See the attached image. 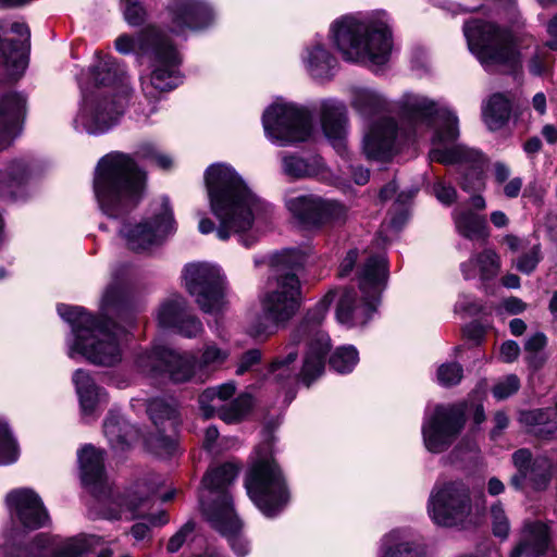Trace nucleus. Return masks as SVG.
<instances>
[{"label":"nucleus","instance_id":"1","mask_svg":"<svg viewBox=\"0 0 557 557\" xmlns=\"http://www.w3.org/2000/svg\"><path fill=\"white\" fill-rule=\"evenodd\" d=\"M59 315L72 332L66 339L67 355L89 362L112 367L123 357V345L135 317L129 308L128 281L114 272L100 299V313L95 317L82 307L59 305Z\"/></svg>","mask_w":557,"mask_h":557},{"label":"nucleus","instance_id":"2","mask_svg":"<svg viewBox=\"0 0 557 557\" xmlns=\"http://www.w3.org/2000/svg\"><path fill=\"white\" fill-rule=\"evenodd\" d=\"M205 183L210 209L219 225L215 227L210 219L202 218L199 232L209 234L215 230L221 240L236 235L244 247H252L258 242V235L252 231L253 223L269 212L270 206L249 188L230 164L214 163L208 166Z\"/></svg>","mask_w":557,"mask_h":557},{"label":"nucleus","instance_id":"3","mask_svg":"<svg viewBox=\"0 0 557 557\" xmlns=\"http://www.w3.org/2000/svg\"><path fill=\"white\" fill-rule=\"evenodd\" d=\"M89 73L95 87L83 89L72 124L77 132L97 136L119 124L128 102V84L111 55L98 54Z\"/></svg>","mask_w":557,"mask_h":557},{"label":"nucleus","instance_id":"4","mask_svg":"<svg viewBox=\"0 0 557 557\" xmlns=\"http://www.w3.org/2000/svg\"><path fill=\"white\" fill-rule=\"evenodd\" d=\"M462 11L481 10L483 16L471 17L462 32L469 51L485 67L515 65L519 53L516 48L512 24L517 17L515 0H485L480 7L461 4Z\"/></svg>","mask_w":557,"mask_h":557},{"label":"nucleus","instance_id":"5","mask_svg":"<svg viewBox=\"0 0 557 557\" xmlns=\"http://www.w3.org/2000/svg\"><path fill=\"white\" fill-rule=\"evenodd\" d=\"M335 294V289H330L294 330L286 356L283 359H276L270 367V372L276 381L299 376L305 384L309 385L322 375L325 355L330 350V337L321 331L320 326Z\"/></svg>","mask_w":557,"mask_h":557},{"label":"nucleus","instance_id":"6","mask_svg":"<svg viewBox=\"0 0 557 557\" xmlns=\"http://www.w3.org/2000/svg\"><path fill=\"white\" fill-rule=\"evenodd\" d=\"M329 36L347 62L382 66L391 60L393 35L385 11L343 15L330 25Z\"/></svg>","mask_w":557,"mask_h":557},{"label":"nucleus","instance_id":"7","mask_svg":"<svg viewBox=\"0 0 557 557\" xmlns=\"http://www.w3.org/2000/svg\"><path fill=\"white\" fill-rule=\"evenodd\" d=\"M115 49L122 54H135L140 65L148 66L140 75L147 98H156L159 92L170 91L182 83V55L164 29L148 26L136 37L120 35Z\"/></svg>","mask_w":557,"mask_h":557},{"label":"nucleus","instance_id":"8","mask_svg":"<svg viewBox=\"0 0 557 557\" xmlns=\"http://www.w3.org/2000/svg\"><path fill=\"white\" fill-rule=\"evenodd\" d=\"M147 173L136 159L111 151L97 163L94 194L100 211L110 219H123L145 196Z\"/></svg>","mask_w":557,"mask_h":557},{"label":"nucleus","instance_id":"9","mask_svg":"<svg viewBox=\"0 0 557 557\" xmlns=\"http://www.w3.org/2000/svg\"><path fill=\"white\" fill-rule=\"evenodd\" d=\"M401 112L413 134L432 132V161L451 164L469 157L467 149L457 143L459 121L448 107L422 95L405 94L401 98Z\"/></svg>","mask_w":557,"mask_h":557},{"label":"nucleus","instance_id":"10","mask_svg":"<svg viewBox=\"0 0 557 557\" xmlns=\"http://www.w3.org/2000/svg\"><path fill=\"white\" fill-rule=\"evenodd\" d=\"M431 520L445 528L470 529L483 522L485 500L471 499L469 485L459 479L437 481L428 499Z\"/></svg>","mask_w":557,"mask_h":557},{"label":"nucleus","instance_id":"11","mask_svg":"<svg viewBox=\"0 0 557 557\" xmlns=\"http://www.w3.org/2000/svg\"><path fill=\"white\" fill-rule=\"evenodd\" d=\"M361 299H357L354 289L342 290L337 307L338 323L347 326H362L368 323L376 310L382 292L387 282V263L382 255L370 256L358 273Z\"/></svg>","mask_w":557,"mask_h":557},{"label":"nucleus","instance_id":"12","mask_svg":"<svg viewBox=\"0 0 557 557\" xmlns=\"http://www.w3.org/2000/svg\"><path fill=\"white\" fill-rule=\"evenodd\" d=\"M247 494L267 517L276 516L289 502L285 476L273 458L272 443L267 438L256 449V457L246 474Z\"/></svg>","mask_w":557,"mask_h":557},{"label":"nucleus","instance_id":"13","mask_svg":"<svg viewBox=\"0 0 557 557\" xmlns=\"http://www.w3.org/2000/svg\"><path fill=\"white\" fill-rule=\"evenodd\" d=\"M270 261L274 273L260 297L261 308L286 323L299 307L300 282L295 271L302 267L305 256L298 249H285Z\"/></svg>","mask_w":557,"mask_h":557},{"label":"nucleus","instance_id":"14","mask_svg":"<svg viewBox=\"0 0 557 557\" xmlns=\"http://www.w3.org/2000/svg\"><path fill=\"white\" fill-rule=\"evenodd\" d=\"M174 232L175 220L166 197L152 201L145 216L138 220H124L119 227V236L123 244L135 252L150 251Z\"/></svg>","mask_w":557,"mask_h":557},{"label":"nucleus","instance_id":"15","mask_svg":"<svg viewBox=\"0 0 557 557\" xmlns=\"http://www.w3.org/2000/svg\"><path fill=\"white\" fill-rule=\"evenodd\" d=\"M265 137L276 146L306 141L313 132L312 111L296 102L277 99L262 114Z\"/></svg>","mask_w":557,"mask_h":557},{"label":"nucleus","instance_id":"16","mask_svg":"<svg viewBox=\"0 0 557 557\" xmlns=\"http://www.w3.org/2000/svg\"><path fill=\"white\" fill-rule=\"evenodd\" d=\"M467 421V404H438L424 414L421 425L424 448L431 454L446 451L461 434Z\"/></svg>","mask_w":557,"mask_h":557},{"label":"nucleus","instance_id":"17","mask_svg":"<svg viewBox=\"0 0 557 557\" xmlns=\"http://www.w3.org/2000/svg\"><path fill=\"white\" fill-rule=\"evenodd\" d=\"M183 281L187 292L206 313L222 310L225 300V276L222 270L211 263L196 262L185 265Z\"/></svg>","mask_w":557,"mask_h":557},{"label":"nucleus","instance_id":"18","mask_svg":"<svg viewBox=\"0 0 557 557\" xmlns=\"http://www.w3.org/2000/svg\"><path fill=\"white\" fill-rule=\"evenodd\" d=\"M170 379L176 383L203 382L211 373L223 367L230 357V349L214 342H207L194 356L188 352L168 351Z\"/></svg>","mask_w":557,"mask_h":557},{"label":"nucleus","instance_id":"19","mask_svg":"<svg viewBox=\"0 0 557 557\" xmlns=\"http://www.w3.org/2000/svg\"><path fill=\"white\" fill-rule=\"evenodd\" d=\"M285 207L306 227L341 223L347 218V208L343 203L311 194L286 196Z\"/></svg>","mask_w":557,"mask_h":557},{"label":"nucleus","instance_id":"20","mask_svg":"<svg viewBox=\"0 0 557 557\" xmlns=\"http://www.w3.org/2000/svg\"><path fill=\"white\" fill-rule=\"evenodd\" d=\"M165 15L168 32L182 37L209 28L216 17L214 8L207 0H168Z\"/></svg>","mask_w":557,"mask_h":557},{"label":"nucleus","instance_id":"21","mask_svg":"<svg viewBox=\"0 0 557 557\" xmlns=\"http://www.w3.org/2000/svg\"><path fill=\"white\" fill-rule=\"evenodd\" d=\"M236 386L232 382L205 389L199 396V407L206 418L219 416L226 423L239 421L252 407V397L242 394L230 405L224 403L234 396Z\"/></svg>","mask_w":557,"mask_h":557},{"label":"nucleus","instance_id":"22","mask_svg":"<svg viewBox=\"0 0 557 557\" xmlns=\"http://www.w3.org/2000/svg\"><path fill=\"white\" fill-rule=\"evenodd\" d=\"M100 539L95 535H79L61 541L51 546L49 539L44 534L36 536L34 542L26 548L23 557H88L99 546ZM112 550L101 549L96 557H111ZM121 557H131L124 555Z\"/></svg>","mask_w":557,"mask_h":557},{"label":"nucleus","instance_id":"23","mask_svg":"<svg viewBox=\"0 0 557 557\" xmlns=\"http://www.w3.org/2000/svg\"><path fill=\"white\" fill-rule=\"evenodd\" d=\"M162 480L156 474L138 480L123 495L112 502L103 513L107 519L133 520L145 516L151 496L157 494Z\"/></svg>","mask_w":557,"mask_h":557},{"label":"nucleus","instance_id":"24","mask_svg":"<svg viewBox=\"0 0 557 557\" xmlns=\"http://www.w3.org/2000/svg\"><path fill=\"white\" fill-rule=\"evenodd\" d=\"M238 474V468L233 463H224L218 468L209 470L202 481L201 486L205 491L215 495L211 503H206L200 498L203 513L207 516V509L218 507L220 517H226L230 520L231 530L238 528V518L234 511L232 497L227 493V487L234 482Z\"/></svg>","mask_w":557,"mask_h":557},{"label":"nucleus","instance_id":"25","mask_svg":"<svg viewBox=\"0 0 557 557\" xmlns=\"http://www.w3.org/2000/svg\"><path fill=\"white\" fill-rule=\"evenodd\" d=\"M29 37L25 23L0 21V57L13 77L20 76L27 65Z\"/></svg>","mask_w":557,"mask_h":557},{"label":"nucleus","instance_id":"26","mask_svg":"<svg viewBox=\"0 0 557 557\" xmlns=\"http://www.w3.org/2000/svg\"><path fill=\"white\" fill-rule=\"evenodd\" d=\"M5 503L10 513L25 529L36 530L49 523V515L40 496L32 488L21 487L9 492Z\"/></svg>","mask_w":557,"mask_h":557},{"label":"nucleus","instance_id":"27","mask_svg":"<svg viewBox=\"0 0 557 557\" xmlns=\"http://www.w3.org/2000/svg\"><path fill=\"white\" fill-rule=\"evenodd\" d=\"M156 319L160 327L174 330L188 338L196 337L203 331L201 322L190 313L186 299L181 295L165 298L156 312Z\"/></svg>","mask_w":557,"mask_h":557},{"label":"nucleus","instance_id":"28","mask_svg":"<svg viewBox=\"0 0 557 557\" xmlns=\"http://www.w3.org/2000/svg\"><path fill=\"white\" fill-rule=\"evenodd\" d=\"M512 463L516 473L510 479V485L515 490L530 486L534 490L545 488L549 478L552 463L544 457L532 458L528 449H519L512 455Z\"/></svg>","mask_w":557,"mask_h":557},{"label":"nucleus","instance_id":"29","mask_svg":"<svg viewBox=\"0 0 557 557\" xmlns=\"http://www.w3.org/2000/svg\"><path fill=\"white\" fill-rule=\"evenodd\" d=\"M397 135L398 127L392 117L383 116L372 122L362 139V151L367 159H389L395 150Z\"/></svg>","mask_w":557,"mask_h":557},{"label":"nucleus","instance_id":"30","mask_svg":"<svg viewBox=\"0 0 557 557\" xmlns=\"http://www.w3.org/2000/svg\"><path fill=\"white\" fill-rule=\"evenodd\" d=\"M313 111L318 114L321 128L327 139L337 149L344 148L347 134L348 116L345 103L335 98L320 100Z\"/></svg>","mask_w":557,"mask_h":557},{"label":"nucleus","instance_id":"31","mask_svg":"<svg viewBox=\"0 0 557 557\" xmlns=\"http://www.w3.org/2000/svg\"><path fill=\"white\" fill-rule=\"evenodd\" d=\"M25 109L26 99L18 92L0 97V150L8 148L21 133Z\"/></svg>","mask_w":557,"mask_h":557},{"label":"nucleus","instance_id":"32","mask_svg":"<svg viewBox=\"0 0 557 557\" xmlns=\"http://www.w3.org/2000/svg\"><path fill=\"white\" fill-rule=\"evenodd\" d=\"M301 62L307 74L317 82L332 79L337 67V59L322 37H315L305 46Z\"/></svg>","mask_w":557,"mask_h":557},{"label":"nucleus","instance_id":"33","mask_svg":"<svg viewBox=\"0 0 557 557\" xmlns=\"http://www.w3.org/2000/svg\"><path fill=\"white\" fill-rule=\"evenodd\" d=\"M552 534L547 523L525 521L520 531V539L509 557H541L550 548Z\"/></svg>","mask_w":557,"mask_h":557},{"label":"nucleus","instance_id":"34","mask_svg":"<svg viewBox=\"0 0 557 557\" xmlns=\"http://www.w3.org/2000/svg\"><path fill=\"white\" fill-rule=\"evenodd\" d=\"M78 463L83 484L98 495L106 483L103 451L86 445L78 451Z\"/></svg>","mask_w":557,"mask_h":557},{"label":"nucleus","instance_id":"35","mask_svg":"<svg viewBox=\"0 0 557 557\" xmlns=\"http://www.w3.org/2000/svg\"><path fill=\"white\" fill-rule=\"evenodd\" d=\"M377 557H424V549L411 531L395 529L382 537Z\"/></svg>","mask_w":557,"mask_h":557},{"label":"nucleus","instance_id":"36","mask_svg":"<svg viewBox=\"0 0 557 557\" xmlns=\"http://www.w3.org/2000/svg\"><path fill=\"white\" fill-rule=\"evenodd\" d=\"M73 383L84 417L92 416L101 404L107 403V393L96 385L87 371L76 370L73 374Z\"/></svg>","mask_w":557,"mask_h":557},{"label":"nucleus","instance_id":"37","mask_svg":"<svg viewBox=\"0 0 557 557\" xmlns=\"http://www.w3.org/2000/svg\"><path fill=\"white\" fill-rule=\"evenodd\" d=\"M168 351H176L166 346L157 345L151 349L140 350L135 355V370L149 377H157L161 373H168L170 376V364Z\"/></svg>","mask_w":557,"mask_h":557},{"label":"nucleus","instance_id":"38","mask_svg":"<svg viewBox=\"0 0 557 557\" xmlns=\"http://www.w3.org/2000/svg\"><path fill=\"white\" fill-rule=\"evenodd\" d=\"M351 107L362 116L372 117L387 108L386 97L379 90L361 85L348 88Z\"/></svg>","mask_w":557,"mask_h":557},{"label":"nucleus","instance_id":"39","mask_svg":"<svg viewBox=\"0 0 557 557\" xmlns=\"http://www.w3.org/2000/svg\"><path fill=\"white\" fill-rule=\"evenodd\" d=\"M103 434L114 450H124L138 437V431L113 410L103 422Z\"/></svg>","mask_w":557,"mask_h":557},{"label":"nucleus","instance_id":"40","mask_svg":"<svg viewBox=\"0 0 557 557\" xmlns=\"http://www.w3.org/2000/svg\"><path fill=\"white\" fill-rule=\"evenodd\" d=\"M499 269V256L493 249H484L460 265L466 280L480 277L482 281H488L498 274Z\"/></svg>","mask_w":557,"mask_h":557},{"label":"nucleus","instance_id":"41","mask_svg":"<svg viewBox=\"0 0 557 557\" xmlns=\"http://www.w3.org/2000/svg\"><path fill=\"white\" fill-rule=\"evenodd\" d=\"M519 421L528 430L541 437H547L557 430V406L549 409L522 411Z\"/></svg>","mask_w":557,"mask_h":557},{"label":"nucleus","instance_id":"42","mask_svg":"<svg viewBox=\"0 0 557 557\" xmlns=\"http://www.w3.org/2000/svg\"><path fill=\"white\" fill-rule=\"evenodd\" d=\"M511 100L504 94H493L482 107L483 121L491 131L500 129L509 121Z\"/></svg>","mask_w":557,"mask_h":557},{"label":"nucleus","instance_id":"43","mask_svg":"<svg viewBox=\"0 0 557 557\" xmlns=\"http://www.w3.org/2000/svg\"><path fill=\"white\" fill-rule=\"evenodd\" d=\"M455 227L461 236L470 240L486 239L488 237L486 220L470 210L456 209L453 212Z\"/></svg>","mask_w":557,"mask_h":557},{"label":"nucleus","instance_id":"44","mask_svg":"<svg viewBox=\"0 0 557 557\" xmlns=\"http://www.w3.org/2000/svg\"><path fill=\"white\" fill-rule=\"evenodd\" d=\"M207 519L216 531L228 539L233 552L238 557H245L248 554V542L239 535L242 528L239 520L238 528L231 530L230 520L226 517H220V511L216 506L207 509Z\"/></svg>","mask_w":557,"mask_h":557},{"label":"nucleus","instance_id":"45","mask_svg":"<svg viewBox=\"0 0 557 557\" xmlns=\"http://www.w3.org/2000/svg\"><path fill=\"white\" fill-rule=\"evenodd\" d=\"M29 175V166L24 160H14L0 169V196L15 197L17 189L26 183Z\"/></svg>","mask_w":557,"mask_h":557},{"label":"nucleus","instance_id":"46","mask_svg":"<svg viewBox=\"0 0 557 557\" xmlns=\"http://www.w3.org/2000/svg\"><path fill=\"white\" fill-rule=\"evenodd\" d=\"M283 172L295 178L313 176L318 173L320 161L318 158L309 160L295 154H286L282 158Z\"/></svg>","mask_w":557,"mask_h":557},{"label":"nucleus","instance_id":"47","mask_svg":"<svg viewBox=\"0 0 557 557\" xmlns=\"http://www.w3.org/2000/svg\"><path fill=\"white\" fill-rule=\"evenodd\" d=\"M147 412L157 428L164 422L171 429H174L176 425V406L172 399H151L147 405Z\"/></svg>","mask_w":557,"mask_h":557},{"label":"nucleus","instance_id":"48","mask_svg":"<svg viewBox=\"0 0 557 557\" xmlns=\"http://www.w3.org/2000/svg\"><path fill=\"white\" fill-rule=\"evenodd\" d=\"M330 367L341 374L351 372L359 362L358 350L352 345L336 348L330 357Z\"/></svg>","mask_w":557,"mask_h":557},{"label":"nucleus","instance_id":"49","mask_svg":"<svg viewBox=\"0 0 557 557\" xmlns=\"http://www.w3.org/2000/svg\"><path fill=\"white\" fill-rule=\"evenodd\" d=\"M281 324H284V322L262 310L261 313H257L251 318L247 332L255 338H267L274 334Z\"/></svg>","mask_w":557,"mask_h":557},{"label":"nucleus","instance_id":"50","mask_svg":"<svg viewBox=\"0 0 557 557\" xmlns=\"http://www.w3.org/2000/svg\"><path fill=\"white\" fill-rule=\"evenodd\" d=\"M18 445L9 423L0 419V466L10 465L18 458Z\"/></svg>","mask_w":557,"mask_h":557},{"label":"nucleus","instance_id":"51","mask_svg":"<svg viewBox=\"0 0 557 557\" xmlns=\"http://www.w3.org/2000/svg\"><path fill=\"white\" fill-rule=\"evenodd\" d=\"M462 376L463 369L461 364L455 361L442 363L436 370V381L444 387L459 384Z\"/></svg>","mask_w":557,"mask_h":557},{"label":"nucleus","instance_id":"52","mask_svg":"<svg viewBox=\"0 0 557 557\" xmlns=\"http://www.w3.org/2000/svg\"><path fill=\"white\" fill-rule=\"evenodd\" d=\"M146 444L149 450L162 458L173 455L176 449L175 440L164 435L161 431L154 435H150Z\"/></svg>","mask_w":557,"mask_h":557},{"label":"nucleus","instance_id":"53","mask_svg":"<svg viewBox=\"0 0 557 557\" xmlns=\"http://www.w3.org/2000/svg\"><path fill=\"white\" fill-rule=\"evenodd\" d=\"M124 20L129 26H139L147 18V10L137 0H120Z\"/></svg>","mask_w":557,"mask_h":557},{"label":"nucleus","instance_id":"54","mask_svg":"<svg viewBox=\"0 0 557 557\" xmlns=\"http://www.w3.org/2000/svg\"><path fill=\"white\" fill-rule=\"evenodd\" d=\"M490 512L494 535L502 539H507L510 532V523L505 512L504 506L497 502L491 506Z\"/></svg>","mask_w":557,"mask_h":557},{"label":"nucleus","instance_id":"55","mask_svg":"<svg viewBox=\"0 0 557 557\" xmlns=\"http://www.w3.org/2000/svg\"><path fill=\"white\" fill-rule=\"evenodd\" d=\"M541 259V245L535 244L529 249V251L517 258L515 267L519 272L530 274L536 269Z\"/></svg>","mask_w":557,"mask_h":557},{"label":"nucleus","instance_id":"56","mask_svg":"<svg viewBox=\"0 0 557 557\" xmlns=\"http://www.w3.org/2000/svg\"><path fill=\"white\" fill-rule=\"evenodd\" d=\"M520 380L516 374H509L495 383L492 388L493 396L503 400L518 392Z\"/></svg>","mask_w":557,"mask_h":557},{"label":"nucleus","instance_id":"57","mask_svg":"<svg viewBox=\"0 0 557 557\" xmlns=\"http://www.w3.org/2000/svg\"><path fill=\"white\" fill-rule=\"evenodd\" d=\"M195 522L187 521L180 530L171 536L168 542L166 549L170 553H176L194 534Z\"/></svg>","mask_w":557,"mask_h":557},{"label":"nucleus","instance_id":"58","mask_svg":"<svg viewBox=\"0 0 557 557\" xmlns=\"http://www.w3.org/2000/svg\"><path fill=\"white\" fill-rule=\"evenodd\" d=\"M433 193L436 199L445 206L454 203L457 197L456 189L451 185H447L442 181L434 184Z\"/></svg>","mask_w":557,"mask_h":557},{"label":"nucleus","instance_id":"59","mask_svg":"<svg viewBox=\"0 0 557 557\" xmlns=\"http://www.w3.org/2000/svg\"><path fill=\"white\" fill-rule=\"evenodd\" d=\"M261 360V351L259 349H251L246 351L237 363L236 374L242 375L249 371L252 366Z\"/></svg>","mask_w":557,"mask_h":557},{"label":"nucleus","instance_id":"60","mask_svg":"<svg viewBox=\"0 0 557 557\" xmlns=\"http://www.w3.org/2000/svg\"><path fill=\"white\" fill-rule=\"evenodd\" d=\"M484 178L480 172L471 171L466 176L461 187L466 191H480L484 188Z\"/></svg>","mask_w":557,"mask_h":557},{"label":"nucleus","instance_id":"61","mask_svg":"<svg viewBox=\"0 0 557 557\" xmlns=\"http://www.w3.org/2000/svg\"><path fill=\"white\" fill-rule=\"evenodd\" d=\"M519 352V345L513 341H507L500 346L499 359L504 362L510 363L518 358Z\"/></svg>","mask_w":557,"mask_h":557},{"label":"nucleus","instance_id":"62","mask_svg":"<svg viewBox=\"0 0 557 557\" xmlns=\"http://www.w3.org/2000/svg\"><path fill=\"white\" fill-rule=\"evenodd\" d=\"M548 69V62L546 60L545 53L537 51L529 62V71L533 75H542Z\"/></svg>","mask_w":557,"mask_h":557},{"label":"nucleus","instance_id":"63","mask_svg":"<svg viewBox=\"0 0 557 557\" xmlns=\"http://www.w3.org/2000/svg\"><path fill=\"white\" fill-rule=\"evenodd\" d=\"M160 150L161 149L156 144L147 141L138 146L136 156L139 159L148 160L153 163Z\"/></svg>","mask_w":557,"mask_h":557},{"label":"nucleus","instance_id":"64","mask_svg":"<svg viewBox=\"0 0 557 557\" xmlns=\"http://www.w3.org/2000/svg\"><path fill=\"white\" fill-rule=\"evenodd\" d=\"M546 345V337L543 333H535L528 338L524 349L530 355L536 354Z\"/></svg>","mask_w":557,"mask_h":557}]
</instances>
